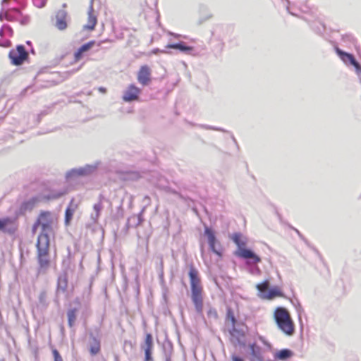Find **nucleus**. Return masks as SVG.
I'll return each mask as SVG.
<instances>
[{
  "label": "nucleus",
  "instance_id": "obj_22",
  "mask_svg": "<svg viewBox=\"0 0 361 361\" xmlns=\"http://www.w3.org/2000/svg\"><path fill=\"white\" fill-rule=\"evenodd\" d=\"M101 350V344L99 339L95 337L92 338L90 345V353L92 355L98 354Z\"/></svg>",
  "mask_w": 361,
  "mask_h": 361
},
{
  "label": "nucleus",
  "instance_id": "obj_20",
  "mask_svg": "<svg viewBox=\"0 0 361 361\" xmlns=\"http://www.w3.org/2000/svg\"><path fill=\"white\" fill-rule=\"evenodd\" d=\"M22 18L21 11L18 8H12L6 13V18L8 20H20Z\"/></svg>",
  "mask_w": 361,
  "mask_h": 361
},
{
  "label": "nucleus",
  "instance_id": "obj_14",
  "mask_svg": "<svg viewBox=\"0 0 361 361\" xmlns=\"http://www.w3.org/2000/svg\"><path fill=\"white\" fill-rule=\"evenodd\" d=\"M204 233L207 237L208 243H209L211 250L214 253L217 255L218 256L221 257V252L218 251L215 248V244L216 243V239L215 234H214V231L211 228L207 227L204 230Z\"/></svg>",
  "mask_w": 361,
  "mask_h": 361
},
{
  "label": "nucleus",
  "instance_id": "obj_15",
  "mask_svg": "<svg viewBox=\"0 0 361 361\" xmlns=\"http://www.w3.org/2000/svg\"><path fill=\"white\" fill-rule=\"evenodd\" d=\"M153 338L150 334H147L145 338V344L142 348L145 351V360H150L153 350Z\"/></svg>",
  "mask_w": 361,
  "mask_h": 361
},
{
  "label": "nucleus",
  "instance_id": "obj_11",
  "mask_svg": "<svg viewBox=\"0 0 361 361\" xmlns=\"http://www.w3.org/2000/svg\"><path fill=\"white\" fill-rule=\"evenodd\" d=\"M67 12L64 10H60L56 13L55 26L58 30L62 31L67 28Z\"/></svg>",
  "mask_w": 361,
  "mask_h": 361
},
{
  "label": "nucleus",
  "instance_id": "obj_17",
  "mask_svg": "<svg viewBox=\"0 0 361 361\" xmlns=\"http://www.w3.org/2000/svg\"><path fill=\"white\" fill-rule=\"evenodd\" d=\"M94 44L95 41L92 40L82 45L74 54L75 61H79L82 58L84 53L88 51Z\"/></svg>",
  "mask_w": 361,
  "mask_h": 361
},
{
  "label": "nucleus",
  "instance_id": "obj_4",
  "mask_svg": "<svg viewBox=\"0 0 361 361\" xmlns=\"http://www.w3.org/2000/svg\"><path fill=\"white\" fill-rule=\"evenodd\" d=\"M37 261L40 269H47L50 264L49 259V237L47 233L39 235L37 242Z\"/></svg>",
  "mask_w": 361,
  "mask_h": 361
},
{
  "label": "nucleus",
  "instance_id": "obj_2",
  "mask_svg": "<svg viewBox=\"0 0 361 361\" xmlns=\"http://www.w3.org/2000/svg\"><path fill=\"white\" fill-rule=\"evenodd\" d=\"M274 319L279 328L285 335L290 336L295 332V324L287 309L278 307L273 314Z\"/></svg>",
  "mask_w": 361,
  "mask_h": 361
},
{
  "label": "nucleus",
  "instance_id": "obj_8",
  "mask_svg": "<svg viewBox=\"0 0 361 361\" xmlns=\"http://www.w3.org/2000/svg\"><path fill=\"white\" fill-rule=\"evenodd\" d=\"M18 224L16 219L6 217L0 219V231L9 235L14 234L18 230Z\"/></svg>",
  "mask_w": 361,
  "mask_h": 361
},
{
  "label": "nucleus",
  "instance_id": "obj_9",
  "mask_svg": "<svg viewBox=\"0 0 361 361\" xmlns=\"http://www.w3.org/2000/svg\"><path fill=\"white\" fill-rule=\"evenodd\" d=\"M141 90L135 85H130L123 92V100L125 102H132L137 100Z\"/></svg>",
  "mask_w": 361,
  "mask_h": 361
},
{
  "label": "nucleus",
  "instance_id": "obj_25",
  "mask_svg": "<svg viewBox=\"0 0 361 361\" xmlns=\"http://www.w3.org/2000/svg\"><path fill=\"white\" fill-rule=\"evenodd\" d=\"M252 355L256 358L257 361H262L260 348L255 345L250 346Z\"/></svg>",
  "mask_w": 361,
  "mask_h": 361
},
{
  "label": "nucleus",
  "instance_id": "obj_10",
  "mask_svg": "<svg viewBox=\"0 0 361 361\" xmlns=\"http://www.w3.org/2000/svg\"><path fill=\"white\" fill-rule=\"evenodd\" d=\"M137 79L142 85H147L151 82V69L147 65H143L140 68Z\"/></svg>",
  "mask_w": 361,
  "mask_h": 361
},
{
  "label": "nucleus",
  "instance_id": "obj_7",
  "mask_svg": "<svg viewBox=\"0 0 361 361\" xmlns=\"http://www.w3.org/2000/svg\"><path fill=\"white\" fill-rule=\"evenodd\" d=\"M8 56L12 64L19 66L27 59L28 54L24 46L18 45L16 49L10 51Z\"/></svg>",
  "mask_w": 361,
  "mask_h": 361
},
{
  "label": "nucleus",
  "instance_id": "obj_32",
  "mask_svg": "<svg viewBox=\"0 0 361 361\" xmlns=\"http://www.w3.org/2000/svg\"><path fill=\"white\" fill-rule=\"evenodd\" d=\"M231 358H232V361H244L242 358H240L236 355H233Z\"/></svg>",
  "mask_w": 361,
  "mask_h": 361
},
{
  "label": "nucleus",
  "instance_id": "obj_21",
  "mask_svg": "<svg viewBox=\"0 0 361 361\" xmlns=\"http://www.w3.org/2000/svg\"><path fill=\"white\" fill-rule=\"evenodd\" d=\"M97 23V16L93 13L92 11H90L88 13L87 23L85 25H84V29L87 30H93Z\"/></svg>",
  "mask_w": 361,
  "mask_h": 361
},
{
  "label": "nucleus",
  "instance_id": "obj_6",
  "mask_svg": "<svg viewBox=\"0 0 361 361\" xmlns=\"http://www.w3.org/2000/svg\"><path fill=\"white\" fill-rule=\"evenodd\" d=\"M52 223L51 213L48 211H43L39 214L37 221L34 225V229L37 226H41L42 233H47L48 231L51 230Z\"/></svg>",
  "mask_w": 361,
  "mask_h": 361
},
{
  "label": "nucleus",
  "instance_id": "obj_12",
  "mask_svg": "<svg viewBox=\"0 0 361 361\" xmlns=\"http://www.w3.org/2000/svg\"><path fill=\"white\" fill-rule=\"evenodd\" d=\"M336 51L337 54L339 56V57L341 58V59L344 63H349L350 64L353 66L357 70L360 69V66L359 63L355 60V59L354 58V56L352 54L346 53V52L341 50L338 48L336 49Z\"/></svg>",
  "mask_w": 361,
  "mask_h": 361
},
{
  "label": "nucleus",
  "instance_id": "obj_28",
  "mask_svg": "<svg viewBox=\"0 0 361 361\" xmlns=\"http://www.w3.org/2000/svg\"><path fill=\"white\" fill-rule=\"evenodd\" d=\"M39 202V199L37 197H33L27 202L24 203V206L25 208L33 207L37 202Z\"/></svg>",
  "mask_w": 361,
  "mask_h": 361
},
{
  "label": "nucleus",
  "instance_id": "obj_33",
  "mask_svg": "<svg viewBox=\"0 0 361 361\" xmlns=\"http://www.w3.org/2000/svg\"><path fill=\"white\" fill-rule=\"evenodd\" d=\"M98 90L102 92V93H106V89L105 87H100L98 88Z\"/></svg>",
  "mask_w": 361,
  "mask_h": 361
},
{
  "label": "nucleus",
  "instance_id": "obj_5",
  "mask_svg": "<svg viewBox=\"0 0 361 361\" xmlns=\"http://www.w3.org/2000/svg\"><path fill=\"white\" fill-rule=\"evenodd\" d=\"M269 287V281L267 279L256 285V288L259 292V296L260 298L267 300H272L276 298L285 297L282 289L279 286H274L267 292Z\"/></svg>",
  "mask_w": 361,
  "mask_h": 361
},
{
  "label": "nucleus",
  "instance_id": "obj_29",
  "mask_svg": "<svg viewBox=\"0 0 361 361\" xmlns=\"http://www.w3.org/2000/svg\"><path fill=\"white\" fill-rule=\"evenodd\" d=\"M207 316L210 318H213L215 319H218V317H219L218 312H217L216 310L214 308H210L208 310Z\"/></svg>",
  "mask_w": 361,
  "mask_h": 361
},
{
  "label": "nucleus",
  "instance_id": "obj_36",
  "mask_svg": "<svg viewBox=\"0 0 361 361\" xmlns=\"http://www.w3.org/2000/svg\"><path fill=\"white\" fill-rule=\"evenodd\" d=\"M145 361H153V360H152V357L151 356V359H150V360H148L145 359Z\"/></svg>",
  "mask_w": 361,
  "mask_h": 361
},
{
  "label": "nucleus",
  "instance_id": "obj_3",
  "mask_svg": "<svg viewBox=\"0 0 361 361\" xmlns=\"http://www.w3.org/2000/svg\"><path fill=\"white\" fill-rule=\"evenodd\" d=\"M232 240L238 247L235 255L245 259H251L254 264L261 262V258L251 250L246 248L247 239L240 233H235L231 236Z\"/></svg>",
  "mask_w": 361,
  "mask_h": 361
},
{
  "label": "nucleus",
  "instance_id": "obj_1",
  "mask_svg": "<svg viewBox=\"0 0 361 361\" xmlns=\"http://www.w3.org/2000/svg\"><path fill=\"white\" fill-rule=\"evenodd\" d=\"M188 276L190 278L192 300L196 311L202 313L203 310V288L198 271L193 266H190Z\"/></svg>",
  "mask_w": 361,
  "mask_h": 361
},
{
  "label": "nucleus",
  "instance_id": "obj_13",
  "mask_svg": "<svg viewBox=\"0 0 361 361\" xmlns=\"http://www.w3.org/2000/svg\"><path fill=\"white\" fill-rule=\"evenodd\" d=\"M104 200V197L103 195H99V200L97 203L93 205L94 213L91 215V219L94 223H97L99 219L101 216V212L103 209L104 205L103 202Z\"/></svg>",
  "mask_w": 361,
  "mask_h": 361
},
{
  "label": "nucleus",
  "instance_id": "obj_19",
  "mask_svg": "<svg viewBox=\"0 0 361 361\" xmlns=\"http://www.w3.org/2000/svg\"><path fill=\"white\" fill-rule=\"evenodd\" d=\"M168 49H178L181 51L185 52L187 54H190L194 48L190 46H187L184 42H180L176 44H169L166 47Z\"/></svg>",
  "mask_w": 361,
  "mask_h": 361
},
{
  "label": "nucleus",
  "instance_id": "obj_23",
  "mask_svg": "<svg viewBox=\"0 0 361 361\" xmlns=\"http://www.w3.org/2000/svg\"><path fill=\"white\" fill-rule=\"evenodd\" d=\"M292 354L293 353L290 350L283 349L276 354L275 357L281 360H284L287 358L290 357L292 356Z\"/></svg>",
  "mask_w": 361,
  "mask_h": 361
},
{
  "label": "nucleus",
  "instance_id": "obj_27",
  "mask_svg": "<svg viewBox=\"0 0 361 361\" xmlns=\"http://www.w3.org/2000/svg\"><path fill=\"white\" fill-rule=\"evenodd\" d=\"M65 193V192L53 193L51 195L44 196L43 199L46 200H56L63 196Z\"/></svg>",
  "mask_w": 361,
  "mask_h": 361
},
{
  "label": "nucleus",
  "instance_id": "obj_31",
  "mask_svg": "<svg viewBox=\"0 0 361 361\" xmlns=\"http://www.w3.org/2000/svg\"><path fill=\"white\" fill-rule=\"evenodd\" d=\"M34 4L38 8L44 7L47 4V0H33Z\"/></svg>",
  "mask_w": 361,
  "mask_h": 361
},
{
  "label": "nucleus",
  "instance_id": "obj_30",
  "mask_svg": "<svg viewBox=\"0 0 361 361\" xmlns=\"http://www.w3.org/2000/svg\"><path fill=\"white\" fill-rule=\"evenodd\" d=\"M52 355L54 357V361H63L61 355L56 349L52 350Z\"/></svg>",
  "mask_w": 361,
  "mask_h": 361
},
{
  "label": "nucleus",
  "instance_id": "obj_24",
  "mask_svg": "<svg viewBox=\"0 0 361 361\" xmlns=\"http://www.w3.org/2000/svg\"><path fill=\"white\" fill-rule=\"evenodd\" d=\"M76 312L75 308L69 310L67 312L68 322L70 327H73L76 320Z\"/></svg>",
  "mask_w": 361,
  "mask_h": 361
},
{
  "label": "nucleus",
  "instance_id": "obj_16",
  "mask_svg": "<svg viewBox=\"0 0 361 361\" xmlns=\"http://www.w3.org/2000/svg\"><path fill=\"white\" fill-rule=\"evenodd\" d=\"M78 204L75 202V200L73 198L66 209L65 212V224L68 226L71 221L73 219V216L75 210L78 209Z\"/></svg>",
  "mask_w": 361,
  "mask_h": 361
},
{
  "label": "nucleus",
  "instance_id": "obj_35",
  "mask_svg": "<svg viewBox=\"0 0 361 361\" xmlns=\"http://www.w3.org/2000/svg\"><path fill=\"white\" fill-rule=\"evenodd\" d=\"M159 49H157V51H154V53H157V52H159ZM160 52H162V53H163V52H164V51H160Z\"/></svg>",
  "mask_w": 361,
  "mask_h": 361
},
{
  "label": "nucleus",
  "instance_id": "obj_18",
  "mask_svg": "<svg viewBox=\"0 0 361 361\" xmlns=\"http://www.w3.org/2000/svg\"><path fill=\"white\" fill-rule=\"evenodd\" d=\"M226 319V321L231 322V325L233 327V329L230 331V334L231 335V336L235 337L236 334H239V331H238L235 328L236 319L234 313L231 308H228L227 310Z\"/></svg>",
  "mask_w": 361,
  "mask_h": 361
},
{
  "label": "nucleus",
  "instance_id": "obj_38",
  "mask_svg": "<svg viewBox=\"0 0 361 361\" xmlns=\"http://www.w3.org/2000/svg\"><path fill=\"white\" fill-rule=\"evenodd\" d=\"M0 361H5L4 359L0 360Z\"/></svg>",
  "mask_w": 361,
  "mask_h": 361
},
{
  "label": "nucleus",
  "instance_id": "obj_26",
  "mask_svg": "<svg viewBox=\"0 0 361 361\" xmlns=\"http://www.w3.org/2000/svg\"><path fill=\"white\" fill-rule=\"evenodd\" d=\"M68 286V279L66 276L59 278L58 281V289H61L62 291H66Z\"/></svg>",
  "mask_w": 361,
  "mask_h": 361
},
{
  "label": "nucleus",
  "instance_id": "obj_37",
  "mask_svg": "<svg viewBox=\"0 0 361 361\" xmlns=\"http://www.w3.org/2000/svg\"><path fill=\"white\" fill-rule=\"evenodd\" d=\"M166 361H171V358H170V357H167V358L166 359Z\"/></svg>",
  "mask_w": 361,
  "mask_h": 361
},
{
  "label": "nucleus",
  "instance_id": "obj_34",
  "mask_svg": "<svg viewBox=\"0 0 361 361\" xmlns=\"http://www.w3.org/2000/svg\"><path fill=\"white\" fill-rule=\"evenodd\" d=\"M9 0H2V4H7Z\"/></svg>",
  "mask_w": 361,
  "mask_h": 361
}]
</instances>
